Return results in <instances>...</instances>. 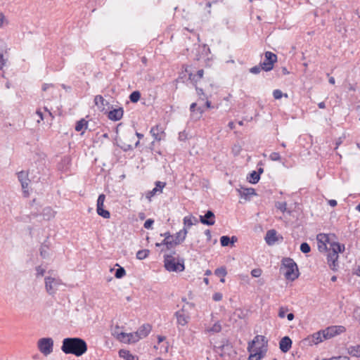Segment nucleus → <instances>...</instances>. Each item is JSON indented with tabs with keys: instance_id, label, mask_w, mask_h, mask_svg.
Segmentation results:
<instances>
[{
	"instance_id": "nucleus-1",
	"label": "nucleus",
	"mask_w": 360,
	"mask_h": 360,
	"mask_svg": "<svg viewBox=\"0 0 360 360\" xmlns=\"http://www.w3.org/2000/svg\"><path fill=\"white\" fill-rule=\"evenodd\" d=\"M86 341L81 338H65L63 340L61 350L65 354L81 356L87 351Z\"/></svg>"
},
{
	"instance_id": "nucleus-2",
	"label": "nucleus",
	"mask_w": 360,
	"mask_h": 360,
	"mask_svg": "<svg viewBox=\"0 0 360 360\" xmlns=\"http://www.w3.org/2000/svg\"><path fill=\"white\" fill-rule=\"evenodd\" d=\"M176 254L175 251H172L170 255H164V266L165 269L169 272H181L185 270L184 259L176 258L174 255Z\"/></svg>"
},
{
	"instance_id": "nucleus-3",
	"label": "nucleus",
	"mask_w": 360,
	"mask_h": 360,
	"mask_svg": "<svg viewBox=\"0 0 360 360\" xmlns=\"http://www.w3.org/2000/svg\"><path fill=\"white\" fill-rule=\"evenodd\" d=\"M286 269L284 275L287 280L295 281L300 276L299 269L296 262L290 257H283L281 260V269Z\"/></svg>"
},
{
	"instance_id": "nucleus-4",
	"label": "nucleus",
	"mask_w": 360,
	"mask_h": 360,
	"mask_svg": "<svg viewBox=\"0 0 360 360\" xmlns=\"http://www.w3.org/2000/svg\"><path fill=\"white\" fill-rule=\"evenodd\" d=\"M277 55L271 51L264 53V60L260 63V66L265 72L271 71L274 69V64L277 62Z\"/></svg>"
},
{
	"instance_id": "nucleus-5",
	"label": "nucleus",
	"mask_w": 360,
	"mask_h": 360,
	"mask_svg": "<svg viewBox=\"0 0 360 360\" xmlns=\"http://www.w3.org/2000/svg\"><path fill=\"white\" fill-rule=\"evenodd\" d=\"M53 340L51 338H43L38 341V348L44 355H48L53 352Z\"/></svg>"
},
{
	"instance_id": "nucleus-6",
	"label": "nucleus",
	"mask_w": 360,
	"mask_h": 360,
	"mask_svg": "<svg viewBox=\"0 0 360 360\" xmlns=\"http://www.w3.org/2000/svg\"><path fill=\"white\" fill-rule=\"evenodd\" d=\"M346 331V328L343 326H331L322 330L323 333V339L328 340L340 335Z\"/></svg>"
},
{
	"instance_id": "nucleus-7",
	"label": "nucleus",
	"mask_w": 360,
	"mask_h": 360,
	"mask_svg": "<svg viewBox=\"0 0 360 360\" xmlns=\"http://www.w3.org/2000/svg\"><path fill=\"white\" fill-rule=\"evenodd\" d=\"M248 352H250L248 360H260L265 356L267 349L262 343L261 345H258V347L250 348Z\"/></svg>"
},
{
	"instance_id": "nucleus-8",
	"label": "nucleus",
	"mask_w": 360,
	"mask_h": 360,
	"mask_svg": "<svg viewBox=\"0 0 360 360\" xmlns=\"http://www.w3.org/2000/svg\"><path fill=\"white\" fill-rule=\"evenodd\" d=\"M105 199V195L103 193L98 195L96 203V212L99 216L104 219H109L110 217V213L108 210L104 209Z\"/></svg>"
},
{
	"instance_id": "nucleus-9",
	"label": "nucleus",
	"mask_w": 360,
	"mask_h": 360,
	"mask_svg": "<svg viewBox=\"0 0 360 360\" xmlns=\"http://www.w3.org/2000/svg\"><path fill=\"white\" fill-rule=\"evenodd\" d=\"M338 258L339 255H337V252L328 250L326 258L327 264L333 271H337L339 269Z\"/></svg>"
},
{
	"instance_id": "nucleus-10",
	"label": "nucleus",
	"mask_w": 360,
	"mask_h": 360,
	"mask_svg": "<svg viewBox=\"0 0 360 360\" xmlns=\"http://www.w3.org/2000/svg\"><path fill=\"white\" fill-rule=\"evenodd\" d=\"M17 175H18V179L19 181L21 184L24 197L27 198L29 195V192H28V189H27L28 185H29V181H30L29 179H28V173H27V172H25V171H21V172H19L17 174Z\"/></svg>"
},
{
	"instance_id": "nucleus-11",
	"label": "nucleus",
	"mask_w": 360,
	"mask_h": 360,
	"mask_svg": "<svg viewBox=\"0 0 360 360\" xmlns=\"http://www.w3.org/2000/svg\"><path fill=\"white\" fill-rule=\"evenodd\" d=\"M323 333L322 330L309 335L307 338L303 340V342L305 345H317L323 341Z\"/></svg>"
},
{
	"instance_id": "nucleus-12",
	"label": "nucleus",
	"mask_w": 360,
	"mask_h": 360,
	"mask_svg": "<svg viewBox=\"0 0 360 360\" xmlns=\"http://www.w3.org/2000/svg\"><path fill=\"white\" fill-rule=\"evenodd\" d=\"M60 284L55 278L47 276L45 278V288L49 295H53L57 290V287Z\"/></svg>"
},
{
	"instance_id": "nucleus-13",
	"label": "nucleus",
	"mask_w": 360,
	"mask_h": 360,
	"mask_svg": "<svg viewBox=\"0 0 360 360\" xmlns=\"http://www.w3.org/2000/svg\"><path fill=\"white\" fill-rule=\"evenodd\" d=\"M199 221L204 225L212 226L215 223V215L212 210L206 211L204 215H200Z\"/></svg>"
},
{
	"instance_id": "nucleus-14",
	"label": "nucleus",
	"mask_w": 360,
	"mask_h": 360,
	"mask_svg": "<svg viewBox=\"0 0 360 360\" xmlns=\"http://www.w3.org/2000/svg\"><path fill=\"white\" fill-rule=\"evenodd\" d=\"M124 115V109L122 107L112 108L108 112V118L112 121L116 122L120 120Z\"/></svg>"
},
{
	"instance_id": "nucleus-15",
	"label": "nucleus",
	"mask_w": 360,
	"mask_h": 360,
	"mask_svg": "<svg viewBox=\"0 0 360 360\" xmlns=\"http://www.w3.org/2000/svg\"><path fill=\"white\" fill-rule=\"evenodd\" d=\"M185 68V72L188 74V79L191 80L192 84L194 86H196L197 83L202 78L204 75V70L200 69L198 70L195 75L193 74L191 72L188 71V66L185 65H183V68Z\"/></svg>"
},
{
	"instance_id": "nucleus-16",
	"label": "nucleus",
	"mask_w": 360,
	"mask_h": 360,
	"mask_svg": "<svg viewBox=\"0 0 360 360\" xmlns=\"http://www.w3.org/2000/svg\"><path fill=\"white\" fill-rule=\"evenodd\" d=\"M239 193V195L241 198H244L246 200H250L251 196L256 195V191L252 188H245L240 186L239 189H237Z\"/></svg>"
},
{
	"instance_id": "nucleus-17",
	"label": "nucleus",
	"mask_w": 360,
	"mask_h": 360,
	"mask_svg": "<svg viewBox=\"0 0 360 360\" xmlns=\"http://www.w3.org/2000/svg\"><path fill=\"white\" fill-rule=\"evenodd\" d=\"M292 344V340L288 336H285L279 342V348L282 352L286 353L290 349Z\"/></svg>"
},
{
	"instance_id": "nucleus-18",
	"label": "nucleus",
	"mask_w": 360,
	"mask_h": 360,
	"mask_svg": "<svg viewBox=\"0 0 360 360\" xmlns=\"http://www.w3.org/2000/svg\"><path fill=\"white\" fill-rule=\"evenodd\" d=\"M150 133L156 141L162 139V134L165 135L163 128L160 124H156L150 129Z\"/></svg>"
},
{
	"instance_id": "nucleus-19",
	"label": "nucleus",
	"mask_w": 360,
	"mask_h": 360,
	"mask_svg": "<svg viewBox=\"0 0 360 360\" xmlns=\"http://www.w3.org/2000/svg\"><path fill=\"white\" fill-rule=\"evenodd\" d=\"M238 241V238L235 236L229 237V236H222L220 238V243L222 247L234 246L235 243Z\"/></svg>"
},
{
	"instance_id": "nucleus-20",
	"label": "nucleus",
	"mask_w": 360,
	"mask_h": 360,
	"mask_svg": "<svg viewBox=\"0 0 360 360\" xmlns=\"http://www.w3.org/2000/svg\"><path fill=\"white\" fill-rule=\"evenodd\" d=\"M317 240H319V250L321 251V249L327 250L326 243L330 245L329 236L325 233H321L317 236Z\"/></svg>"
},
{
	"instance_id": "nucleus-21",
	"label": "nucleus",
	"mask_w": 360,
	"mask_h": 360,
	"mask_svg": "<svg viewBox=\"0 0 360 360\" xmlns=\"http://www.w3.org/2000/svg\"><path fill=\"white\" fill-rule=\"evenodd\" d=\"M260 341L262 344L264 343L266 347L267 346V341H265L264 336L256 335L254 339L248 343V350H250V348L258 347L257 345H259Z\"/></svg>"
},
{
	"instance_id": "nucleus-22",
	"label": "nucleus",
	"mask_w": 360,
	"mask_h": 360,
	"mask_svg": "<svg viewBox=\"0 0 360 360\" xmlns=\"http://www.w3.org/2000/svg\"><path fill=\"white\" fill-rule=\"evenodd\" d=\"M276 234L277 232L274 229L269 230L266 232L265 240L269 245H272L276 242V240H278Z\"/></svg>"
},
{
	"instance_id": "nucleus-23",
	"label": "nucleus",
	"mask_w": 360,
	"mask_h": 360,
	"mask_svg": "<svg viewBox=\"0 0 360 360\" xmlns=\"http://www.w3.org/2000/svg\"><path fill=\"white\" fill-rule=\"evenodd\" d=\"M215 347L223 353H229V352H231L232 349L231 343L226 339H224L221 342L220 345L215 346Z\"/></svg>"
},
{
	"instance_id": "nucleus-24",
	"label": "nucleus",
	"mask_w": 360,
	"mask_h": 360,
	"mask_svg": "<svg viewBox=\"0 0 360 360\" xmlns=\"http://www.w3.org/2000/svg\"><path fill=\"white\" fill-rule=\"evenodd\" d=\"M174 316L176 318L177 324L182 326H186L190 319L189 315L186 314H181L180 312H175Z\"/></svg>"
},
{
	"instance_id": "nucleus-25",
	"label": "nucleus",
	"mask_w": 360,
	"mask_h": 360,
	"mask_svg": "<svg viewBox=\"0 0 360 360\" xmlns=\"http://www.w3.org/2000/svg\"><path fill=\"white\" fill-rule=\"evenodd\" d=\"M151 326L150 324H143L141 326L138 330L136 331V333L140 336V338H146L149 333L151 330Z\"/></svg>"
},
{
	"instance_id": "nucleus-26",
	"label": "nucleus",
	"mask_w": 360,
	"mask_h": 360,
	"mask_svg": "<svg viewBox=\"0 0 360 360\" xmlns=\"http://www.w3.org/2000/svg\"><path fill=\"white\" fill-rule=\"evenodd\" d=\"M188 230L186 227H184L181 230H180L179 232H177L174 236V239L179 243V244L182 243L188 234Z\"/></svg>"
},
{
	"instance_id": "nucleus-27",
	"label": "nucleus",
	"mask_w": 360,
	"mask_h": 360,
	"mask_svg": "<svg viewBox=\"0 0 360 360\" xmlns=\"http://www.w3.org/2000/svg\"><path fill=\"white\" fill-rule=\"evenodd\" d=\"M345 245L338 242H331L330 248L328 250L337 252V255L345 251Z\"/></svg>"
},
{
	"instance_id": "nucleus-28",
	"label": "nucleus",
	"mask_w": 360,
	"mask_h": 360,
	"mask_svg": "<svg viewBox=\"0 0 360 360\" xmlns=\"http://www.w3.org/2000/svg\"><path fill=\"white\" fill-rule=\"evenodd\" d=\"M347 352L352 356L360 357V345L350 346L347 348Z\"/></svg>"
},
{
	"instance_id": "nucleus-29",
	"label": "nucleus",
	"mask_w": 360,
	"mask_h": 360,
	"mask_svg": "<svg viewBox=\"0 0 360 360\" xmlns=\"http://www.w3.org/2000/svg\"><path fill=\"white\" fill-rule=\"evenodd\" d=\"M88 125V122L82 118L79 121H77L75 124V129L77 131H82L84 129H86Z\"/></svg>"
},
{
	"instance_id": "nucleus-30",
	"label": "nucleus",
	"mask_w": 360,
	"mask_h": 360,
	"mask_svg": "<svg viewBox=\"0 0 360 360\" xmlns=\"http://www.w3.org/2000/svg\"><path fill=\"white\" fill-rule=\"evenodd\" d=\"M247 179L250 184H255L259 182L260 176H259V174L256 171H252L248 174Z\"/></svg>"
},
{
	"instance_id": "nucleus-31",
	"label": "nucleus",
	"mask_w": 360,
	"mask_h": 360,
	"mask_svg": "<svg viewBox=\"0 0 360 360\" xmlns=\"http://www.w3.org/2000/svg\"><path fill=\"white\" fill-rule=\"evenodd\" d=\"M161 244H163L164 245H165L167 250H170V249L176 247V245H179V243H177V241L174 238H173V239H172L170 240H163L161 242Z\"/></svg>"
},
{
	"instance_id": "nucleus-32",
	"label": "nucleus",
	"mask_w": 360,
	"mask_h": 360,
	"mask_svg": "<svg viewBox=\"0 0 360 360\" xmlns=\"http://www.w3.org/2000/svg\"><path fill=\"white\" fill-rule=\"evenodd\" d=\"M42 215L45 219L49 220L54 217V212L50 207H47L43 210Z\"/></svg>"
},
{
	"instance_id": "nucleus-33",
	"label": "nucleus",
	"mask_w": 360,
	"mask_h": 360,
	"mask_svg": "<svg viewBox=\"0 0 360 360\" xmlns=\"http://www.w3.org/2000/svg\"><path fill=\"white\" fill-rule=\"evenodd\" d=\"M141 94L139 91H134L129 95V100L131 103H136L141 98Z\"/></svg>"
},
{
	"instance_id": "nucleus-34",
	"label": "nucleus",
	"mask_w": 360,
	"mask_h": 360,
	"mask_svg": "<svg viewBox=\"0 0 360 360\" xmlns=\"http://www.w3.org/2000/svg\"><path fill=\"white\" fill-rule=\"evenodd\" d=\"M49 246L46 245L45 243H43L41 245V248L39 249L40 251V255L42 258L46 259L49 256V253L48 252Z\"/></svg>"
},
{
	"instance_id": "nucleus-35",
	"label": "nucleus",
	"mask_w": 360,
	"mask_h": 360,
	"mask_svg": "<svg viewBox=\"0 0 360 360\" xmlns=\"http://www.w3.org/2000/svg\"><path fill=\"white\" fill-rule=\"evenodd\" d=\"M140 336L136 333H129L128 339H127V343H135L140 340Z\"/></svg>"
},
{
	"instance_id": "nucleus-36",
	"label": "nucleus",
	"mask_w": 360,
	"mask_h": 360,
	"mask_svg": "<svg viewBox=\"0 0 360 360\" xmlns=\"http://www.w3.org/2000/svg\"><path fill=\"white\" fill-rule=\"evenodd\" d=\"M214 274L217 276L219 277H225L227 274L226 268L224 266H220L219 268H217L214 270Z\"/></svg>"
},
{
	"instance_id": "nucleus-37",
	"label": "nucleus",
	"mask_w": 360,
	"mask_h": 360,
	"mask_svg": "<svg viewBox=\"0 0 360 360\" xmlns=\"http://www.w3.org/2000/svg\"><path fill=\"white\" fill-rule=\"evenodd\" d=\"M150 251L147 249L140 250L136 253V258L139 260H142L148 257Z\"/></svg>"
},
{
	"instance_id": "nucleus-38",
	"label": "nucleus",
	"mask_w": 360,
	"mask_h": 360,
	"mask_svg": "<svg viewBox=\"0 0 360 360\" xmlns=\"http://www.w3.org/2000/svg\"><path fill=\"white\" fill-rule=\"evenodd\" d=\"M116 265L119 267L115 271V277L116 278H122L126 275V271L123 267L119 266L117 264Z\"/></svg>"
},
{
	"instance_id": "nucleus-39",
	"label": "nucleus",
	"mask_w": 360,
	"mask_h": 360,
	"mask_svg": "<svg viewBox=\"0 0 360 360\" xmlns=\"http://www.w3.org/2000/svg\"><path fill=\"white\" fill-rule=\"evenodd\" d=\"M201 54L204 58L207 57L210 53V49L207 44L198 45Z\"/></svg>"
},
{
	"instance_id": "nucleus-40",
	"label": "nucleus",
	"mask_w": 360,
	"mask_h": 360,
	"mask_svg": "<svg viewBox=\"0 0 360 360\" xmlns=\"http://www.w3.org/2000/svg\"><path fill=\"white\" fill-rule=\"evenodd\" d=\"M275 207L284 213L287 210V203L286 202L277 201L275 202Z\"/></svg>"
},
{
	"instance_id": "nucleus-41",
	"label": "nucleus",
	"mask_w": 360,
	"mask_h": 360,
	"mask_svg": "<svg viewBox=\"0 0 360 360\" xmlns=\"http://www.w3.org/2000/svg\"><path fill=\"white\" fill-rule=\"evenodd\" d=\"M273 96L275 99H281L283 96L288 98V96L287 94H283V92L280 89H275L273 91Z\"/></svg>"
},
{
	"instance_id": "nucleus-42",
	"label": "nucleus",
	"mask_w": 360,
	"mask_h": 360,
	"mask_svg": "<svg viewBox=\"0 0 360 360\" xmlns=\"http://www.w3.org/2000/svg\"><path fill=\"white\" fill-rule=\"evenodd\" d=\"M300 251L304 254H307L311 252V247L307 242H303L300 245Z\"/></svg>"
},
{
	"instance_id": "nucleus-43",
	"label": "nucleus",
	"mask_w": 360,
	"mask_h": 360,
	"mask_svg": "<svg viewBox=\"0 0 360 360\" xmlns=\"http://www.w3.org/2000/svg\"><path fill=\"white\" fill-rule=\"evenodd\" d=\"M119 356L127 360L129 356H132V354L129 350L122 349L119 351Z\"/></svg>"
},
{
	"instance_id": "nucleus-44",
	"label": "nucleus",
	"mask_w": 360,
	"mask_h": 360,
	"mask_svg": "<svg viewBox=\"0 0 360 360\" xmlns=\"http://www.w3.org/2000/svg\"><path fill=\"white\" fill-rule=\"evenodd\" d=\"M105 101V99L103 98V97L101 95H97L94 98V103H95V105L97 106H99V104H101L102 106H104Z\"/></svg>"
},
{
	"instance_id": "nucleus-45",
	"label": "nucleus",
	"mask_w": 360,
	"mask_h": 360,
	"mask_svg": "<svg viewBox=\"0 0 360 360\" xmlns=\"http://www.w3.org/2000/svg\"><path fill=\"white\" fill-rule=\"evenodd\" d=\"M184 227L187 229V230L193 225L191 217H185L183 219Z\"/></svg>"
},
{
	"instance_id": "nucleus-46",
	"label": "nucleus",
	"mask_w": 360,
	"mask_h": 360,
	"mask_svg": "<svg viewBox=\"0 0 360 360\" xmlns=\"http://www.w3.org/2000/svg\"><path fill=\"white\" fill-rule=\"evenodd\" d=\"M195 91L197 94L200 96V98L202 100L207 99V97L205 96L204 91L202 88L198 87L197 85L195 86Z\"/></svg>"
},
{
	"instance_id": "nucleus-47",
	"label": "nucleus",
	"mask_w": 360,
	"mask_h": 360,
	"mask_svg": "<svg viewBox=\"0 0 360 360\" xmlns=\"http://www.w3.org/2000/svg\"><path fill=\"white\" fill-rule=\"evenodd\" d=\"M166 186V183L165 182H162V181H157L155 182V190L157 191V192H160V193H162V189L163 188Z\"/></svg>"
},
{
	"instance_id": "nucleus-48",
	"label": "nucleus",
	"mask_w": 360,
	"mask_h": 360,
	"mask_svg": "<svg viewBox=\"0 0 360 360\" xmlns=\"http://www.w3.org/2000/svg\"><path fill=\"white\" fill-rule=\"evenodd\" d=\"M128 337H129V333H126L124 332H122L117 335V339L120 341H121L122 342H125V343H127V339H128Z\"/></svg>"
},
{
	"instance_id": "nucleus-49",
	"label": "nucleus",
	"mask_w": 360,
	"mask_h": 360,
	"mask_svg": "<svg viewBox=\"0 0 360 360\" xmlns=\"http://www.w3.org/2000/svg\"><path fill=\"white\" fill-rule=\"evenodd\" d=\"M288 308L287 307H281L278 309V316L281 318V319H283L285 318V313L287 311H288Z\"/></svg>"
},
{
	"instance_id": "nucleus-50",
	"label": "nucleus",
	"mask_w": 360,
	"mask_h": 360,
	"mask_svg": "<svg viewBox=\"0 0 360 360\" xmlns=\"http://www.w3.org/2000/svg\"><path fill=\"white\" fill-rule=\"evenodd\" d=\"M221 330V326L219 323H215L212 328H210L209 331L213 333H219Z\"/></svg>"
},
{
	"instance_id": "nucleus-51",
	"label": "nucleus",
	"mask_w": 360,
	"mask_h": 360,
	"mask_svg": "<svg viewBox=\"0 0 360 360\" xmlns=\"http://www.w3.org/2000/svg\"><path fill=\"white\" fill-rule=\"evenodd\" d=\"M117 146H119L123 151H129L133 150V147L130 144H126L124 143L123 145H119L117 143H116Z\"/></svg>"
},
{
	"instance_id": "nucleus-52",
	"label": "nucleus",
	"mask_w": 360,
	"mask_h": 360,
	"mask_svg": "<svg viewBox=\"0 0 360 360\" xmlns=\"http://www.w3.org/2000/svg\"><path fill=\"white\" fill-rule=\"evenodd\" d=\"M154 224V220L153 219H148L145 221L143 224V227L146 229H150L152 228Z\"/></svg>"
},
{
	"instance_id": "nucleus-53",
	"label": "nucleus",
	"mask_w": 360,
	"mask_h": 360,
	"mask_svg": "<svg viewBox=\"0 0 360 360\" xmlns=\"http://www.w3.org/2000/svg\"><path fill=\"white\" fill-rule=\"evenodd\" d=\"M262 270L261 269H254L251 271V275L252 277L258 278L262 275Z\"/></svg>"
},
{
	"instance_id": "nucleus-54",
	"label": "nucleus",
	"mask_w": 360,
	"mask_h": 360,
	"mask_svg": "<svg viewBox=\"0 0 360 360\" xmlns=\"http://www.w3.org/2000/svg\"><path fill=\"white\" fill-rule=\"evenodd\" d=\"M202 58H204V57L202 56V55L201 54V52L200 51V49L199 47L198 46V48L195 49V56L193 58V60H196V61H199Z\"/></svg>"
},
{
	"instance_id": "nucleus-55",
	"label": "nucleus",
	"mask_w": 360,
	"mask_h": 360,
	"mask_svg": "<svg viewBox=\"0 0 360 360\" xmlns=\"http://www.w3.org/2000/svg\"><path fill=\"white\" fill-rule=\"evenodd\" d=\"M269 158L272 160V161H278L281 159V155L278 153H276V152H273L270 154L269 155Z\"/></svg>"
},
{
	"instance_id": "nucleus-56",
	"label": "nucleus",
	"mask_w": 360,
	"mask_h": 360,
	"mask_svg": "<svg viewBox=\"0 0 360 360\" xmlns=\"http://www.w3.org/2000/svg\"><path fill=\"white\" fill-rule=\"evenodd\" d=\"M262 70V67L260 66V64L259 65H255L250 69V72L252 74H259L261 70Z\"/></svg>"
},
{
	"instance_id": "nucleus-57",
	"label": "nucleus",
	"mask_w": 360,
	"mask_h": 360,
	"mask_svg": "<svg viewBox=\"0 0 360 360\" xmlns=\"http://www.w3.org/2000/svg\"><path fill=\"white\" fill-rule=\"evenodd\" d=\"M350 360L349 357L347 356H333L330 359H324L323 360Z\"/></svg>"
},
{
	"instance_id": "nucleus-58",
	"label": "nucleus",
	"mask_w": 360,
	"mask_h": 360,
	"mask_svg": "<svg viewBox=\"0 0 360 360\" xmlns=\"http://www.w3.org/2000/svg\"><path fill=\"white\" fill-rule=\"evenodd\" d=\"M160 236H164L165 237L164 240H170L174 238V236L172 235L169 231H167L164 233H161Z\"/></svg>"
},
{
	"instance_id": "nucleus-59",
	"label": "nucleus",
	"mask_w": 360,
	"mask_h": 360,
	"mask_svg": "<svg viewBox=\"0 0 360 360\" xmlns=\"http://www.w3.org/2000/svg\"><path fill=\"white\" fill-rule=\"evenodd\" d=\"M169 349V343L168 342H164L161 347H160V352L162 353H167Z\"/></svg>"
},
{
	"instance_id": "nucleus-60",
	"label": "nucleus",
	"mask_w": 360,
	"mask_h": 360,
	"mask_svg": "<svg viewBox=\"0 0 360 360\" xmlns=\"http://www.w3.org/2000/svg\"><path fill=\"white\" fill-rule=\"evenodd\" d=\"M222 297L223 296L221 292H215L212 296V299H213V300H214L216 302H219V301L221 300Z\"/></svg>"
},
{
	"instance_id": "nucleus-61",
	"label": "nucleus",
	"mask_w": 360,
	"mask_h": 360,
	"mask_svg": "<svg viewBox=\"0 0 360 360\" xmlns=\"http://www.w3.org/2000/svg\"><path fill=\"white\" fill-rule=\"evenodd\" d=\"M157 191L155 190V188H154L152 191H149L147 193H146V198H148L149 200H150L151 198L155 195L156 193H157Z\"/></svg>"
},
{
	"instance_id": "nucleus-62",
	"label": "nucleus",
	"mask_w": 360,
	"mask_h": 360,
	"mask_svg": "<svg viewBox=\"0 0 360 360\" xmlns=\"http://www.w3.org/2000/svg\"><path fill=\"white\" fill-rule=\"evenodd\" d=\"M36 271L37 272V276H43L45 274V269H42L40 266L36 267Z\"/></svg>"
},
{
	"instance_id": "nucleus-63",
	"label": "nucleus",
	"mask_w": 360,
	"mask_h": 360,
	"mask_svg": "<svg viewBox=\"0 0 360 360\" xmlns=\"http://www.w3.org/2000/svg\"><path fill=\"white\" fill-rule=\"evenodd\" d=\"M6 65V60L4 58V55L0 52V69L2 70L3 67Z\"/></svg>"
},
{
	"instance_id": "nucleus-64",
	"label": "nucleus",
	"mask_w": 360,
	"mask_h": 360,
	"mask_svg": "<svg viewBox=\"0 0 360 360\" xmlns=\"http://www.w3.org/2000/svg\"><path fill=\"white\" fill-rule=\"evenodd\" d=\"M195 111L199 114L198 119H199L202 115V114L204 112V110L202 107H197Z\"/></svg>"
}]
</instances>
